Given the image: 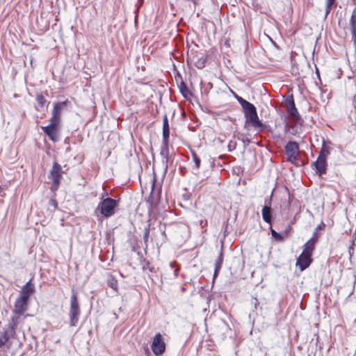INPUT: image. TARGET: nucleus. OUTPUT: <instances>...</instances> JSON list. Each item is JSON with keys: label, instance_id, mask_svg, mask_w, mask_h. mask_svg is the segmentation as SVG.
<instances>
[{"label": "nucleus", "instance_id": "obj_1", "mask_svg": "<svg viewBox=\"0 0 356 356\" xmlns=\"http://www.w3.org/2000/svg\"><path fill=\"white\" fill-rule=\"evenodd\" d=\"M244 104L242 108L245 118V127L251 125L257 131H262L264 129V124L258 117L255 106L249 102Z\"/></svg>", "mask_w": 356, "mask_h": 356}, {"label": "nucleus", "instance_id": "obj_2", "mask_svg": "<svg viewBox=\"0 0 356 356\" xmlns=\"http://www.w3.org/2000/svg\"><path fill=\"white\" fill-rule=\"evenodd\" d=\"M118 205V201L111 197L102 198L95 209V213L99 212L105 218H110L115 214Z\"/></svg>", "mask_w": 356, "mask_h": 356}, {"label": "nucleus", "instance_id": "obj_3", "mask_svg": "<svg viewBox=\"0 0 356 356\" xmlns=\"http://www.w3.org/2000/svg\"><path fill=\"white\" fill-rule=\"evenodd\" d=\"M81 314L80 307L78 302V298L74 290L72 289V296L70 298V307L69 312L70 316V325L71 327L76 326L79 317Z\"/></svg>", "mask_w": 356, "mask_h": 356}, {"label": "nucleus", "instance_id": "obj_4", "mask_svg": "<svg viewBox=\"0 0 356 356\" xmlns=\"http://www.w3.org/2000/svg\"><path fill=\"white\" fill-rule=\"evenodd\" d=\"M286 161L292 164L297 165L300 155L299 145L296 141L290 140L284 146Z\"/></svg>", "mask_w": 356, "mask_h": 356}, {"label": "nucleus", "instance_id": "obj_5", "mask_svg": "<svg viewBox=\"0 0 356 356\" xmlns=\"http://www.w3.org/2000/svg\"><path fill=\"white\" fill-rule=\"evenodd\" d=\"M64 171L62 170L61 165L57 162H54L52 168L50 170L48 178L52 182V188L57 189L60 185V179Z\"/></svg>", "mask_w": 356, "mask_h": 356}, {"label": "nucleus", "instance_id": "obj_6", "mask_svg": "<svg viewBox=\"0 0 356 356\" xmlns=\"http://www.w3.org/2000/svg\"><path fill=\"white\" fill-rule=\"evenodd\" d=\"M151 348L156 355H161L165 352V343L160 333L156 334L154 337Z\"/></svg>", "mask_w": 356, "mask_h": 356}, {"label": "nucleus", "instance_id": "obj_7", "mask_svg": "<svg viewBox=\"0 0 356 356\" xmlns=\"http://www.w3.org/2000/svg\"><path fill=\"white\" fill-rule=\"evenodd\" d=\"M285 104L287 113L294 120H300L301 117L296 107L293 95H288L285 99Z\"/></svg>", "mask_w": 356, "mask_h": 356}, {"label": "nucleus", "instance_id": "obj_8", "mask_svg": "<svg viewBox=\"0 0 356 356\" xmlns=\"http://www.w3.org/2000/svg\"><path fill=\"white\" fill-rule=\"evenodd\" d=\"M193 63L195 66L198 69H202L205 67L207 58L205 54L202 52H195L191 54L190 56L188 55V60Z\"/></svg>", "mask_w": 356, "mask_h": 356}, {"label": "nucleus", "instance_id": "obj_9", "mask_svg": "<svg viewBox=\"0 0 356 356\" xmlns=\"http://www.w3.org/2000/svg\"><path fill=\"white\" fill-rule=\"evenodd\" d=\"M15 334V331L12 327H5L3 330L0 332V348H2L11 337H14Z\"/></svg>", "mask_w": 356, "mask_h": 356}, {"label": "nucleus", "instance_id": "obj_10", "mask_svg": "<svg viewBox=\"0 0 356 356\" xmlns=\"http://www.w3.org/2000/svg\"><path fill=\"white\" fill-rule=\"evenodd\" d=\"M312 165L314 166V170L317 175H322L326 172V159H323L321 156L317 158L316 161L312 163Z\"/></svg>", "mask_w": 356, "mask_h": 356}, {"label": "nucleus", "instance_id": "obj_11", "mask_svg": "<svg viewBox=\"0 0 356 356\" xmlns=\"http://www.w3.org/2000/svg\"><path fill=\"white\" fill-rule=\"evenodd\" d=\"M28 309V300L17 298L15 302L14 313L17 314H24Z\"/></svg>", "mask_w": 356, "mask_h": 356}, {"label": "nucleus", "instance_id": "obj_12", "mask_svg": "<svg viewBox=\"0 0 356 356\" xmlns=\"http://www.w3.org/2000/svg\"><path fill=\"white\" fill-rule=\"evenodd\" d=\"M42 130L46 136L49 137V138L53 142H56L58 140V129L54 127L45 126L41 127Z\"/></svg>", "mask_w": 356, "mask_h": 356}, {"label": "nucleus", "instance_id": "obj_13", "mask_svg": "<svg viewBox=\"0 0 356 356\" xmlns=\"http://www.w3.org/2000/svg\"><path fill=\"white\" fill-rule=\"evenodd\" d=\"M312 256L307 254H303L302 252L297 260V265L299 266V268L301 270H304L307 268L312 263Z\"/></svg>", "mask_w": 356, "mask_h": 356}, {"label": "nucleus", "instance_id": "obj_14", "mask_svg": "<svg viewBox=\"0 0 356 356\" xmlns=\"http://www.w3.org/2000/svg\"><path fill=\"white\" fill-rule=\"evenodd\" d=\"M34 290V287L31 284V281L26 282L22 287L20 291V294L19 298L26 300L29 301V299Z\"/></svg>", "mask_w": 356, "mask_h": 356}, {"label": "nucleus", "instance_id": "obj_15", "mask_svg": "<svg viewBox=\"0 0 356 356\" xmlns=\"http://www.w3.org/2000/svg\"><path fill=\"white\" fill-rule=\"evenodd\" d=\"M169 143H162V146L161 147L160 154L162 156V163L165 166V171L166 172L168 168V161H169Z\"/></svg>", "mask_w": 356, "mask_h": 356}, {"label": "nucleus", "instance_id": "obj_16", "mask_svg": "<svg viewBox=\"0 0 356 356\" xmlns=\"http://www.w3.org/2000/svg\"><path fill=\"white\" fill-rule=\"evenodd\" d=\"M68 101L59 102L54 104L52 115L60 118L61 111L67 107Z\"/></svg>", "mask_w": 356, "mask_h": 356}, {"label": "nucleus", "instance_id": "obj_17", "mask_svg": "<svg viewBox=\"0 0 356 356\" xmlns=\"http://www.w3.org/2000/svg\"><path fill=\"white\" fill-rule=\"evenodd\" d=\"M262 218L264 222L271 224L273 221V209L271 207H263L261 210Z\"/></svg>", "mask_w": 356, "mask_h": 356}, {"label": "nucleus", "instance_id": "obj_18", "mask_svg": "<svg viewBox=\"0 0 356 356\" xmlns=\"http://www.w3.org/2000/svg\"><path fill=\"white\" fill-rule=\"evenodd\" d=\"M317 241L315 239L310 238L303 246L302 253L303 254L312 255V252L314 250L315 245Z\"/></svg>", "mask_w": 356, "mask_h": 356}, {"label": "nucleus", "instance_id": "obj_19", "mask_svg": "<svg viewBox=\"0 0 356 356\" xmlns=\"http://www.w3.org/2000/svg\"><path fill=\"white\" fill-rule=\"evenodd\" d=\"M22 314H17L15 313L14 316L12 317L11 320L9 321L7 327H11L15 331L16 327L19 324V323L24 318V317L22 316Z\"/></svg>", "mask_w": 356, "mask_h": 356}, {"label": "nucleus", "instance_id": "obj_20", "mask_svg": "<svg viewBox=\"0 0 356 356\" xmlns=\"http://www.w3.org/2000/svg\"><path fill=\"white\" fill-rule=\"evenodd\" d=\"M222 262H223V253H222V251L221 250L219 253L218 258L216 260V262H215L213 280L218 276L219 271L221 269Z\"/></svg>", "mask_w": 356, "mask_h": 356}, {"label": "nucleus", "instance_id": "obj_21", "mask_svg": "<svg viewBox=\"0 0 356 356\" xmlns=\"http://www.w3.org/2000/svg\"><path fill=\"white\" fill-rule=\"evenodd\" d=\"M250 304L251 305V307L252 308V312L249 314V317L250 318L252 315L257 314L256 310L259 305V302L257 298L252 297L250 301Z\"/></svg>", "mask_w": 356, "mask_h": 356}, {"label": "nucleus", "instance_id": "obj_22", "mask_svg": "<svg viewBox=\"0 0 356 356\" xmlns=\"http://www.w3.org/2000/svg\"><path fill=\"white\" fill-rule=\"evenodd\" d=\"M36 101L38 103V106H36L37 110H40L39 108H42L46 103V99L42 94H38L36 95Z\"/></svg>", "mask_w": 356, "mask_h": 356}, {"label": "nucleus", "instance_id": "obj_23", "mask_svg": "<svg viewBox=\"0 0 356 356\" xmlns=\"http://www.w3.org/2000/svg\"><path fill=\"white\" fill-rule=\"evenodd\" d=\"M336 0H326L325 2V18L327 17L331 10V8L335 4Z\"/></svg>", "mask_w": 356, "mask_h": 356}, {"label": "nucleus", "instance_id": "obj_24", "mask_svg": "<svg viewBox=\"0 0 356 356\" xmlns=\"http://www.w3.org/2000/svg\"><path fill=\"white\" fill-rule=\"evenodd\" d=\"M350 30H356V11L354 10L352 13L350 22Z\"/></svg>", "mask_w": 356, "mask_h": 356}, {"label": "nucleus", "instance_id": "obj_25", "mask_svg": "<svg viewBox=\"0 0 356 356\" xmlns=\"http://www.w3.org/2000/svg\"><path fill=\"white\" fill-rule=\"evenodd\" d=\"M325 224L321 222V223L320 225H318L314 229V232H313V235H312V237L311 238H313V239H315L316 241H318V232L321 229H323L324 227H325Z\"/></svg>", "mask_w": 356, "mask_h": 356}, {"label": "nucleus", "instance_id": "obj_26", "mask_svg": "<svg viewBox=\"0 0 356 356\" xmlns=\"http://www.w3.org/2000/svg\"><path fill=\"white\" fill-rule=\"evenodd\" d=\"M60 118L55 115L51 116L50 118V124L48 126L58 128L60 123Z\"/></svg>", "mask_w": 356, "mask_h": 356}, {"label": "nucleus", "instance_id": "obj_27", "mask_svg": "<svg viewBox=\"0 0 356 356\" xmlns=\"http://www.w3.org/2000/svg\"><path fill=\"white\" fill-rule=\"evenodd\" d=\"M270 232H271V235H272V237L277 241H282L284 240V237L283 236L279 233V232H277L275 229H273L272 227L270 228Z\"/></svg>", "mask_w": 356, "mask_h": 356}, {"label": "nucleus", "instance_id": "obj_28", "mask_svg": "<svg viewBox=\"0 0 356 356\" xmlns=\"http://www.w3.org/2000/svg\"><path fill=\"white\" fill-rule=\"evenodd\" d=\"M162 136H163L162 143H169L170 129H163Z\"/></svg>", "mask_w": 356, "mask_h": 356}, {"label": "nucleus", "instance_id": "obj_29", "mask_svg": "<svg viewBox=\"0 0 356 356\" xmlns=\"http://www.w3.org/2000/svg\"><path fill=\"white\" fill-rule=\"evenodd\" d=\"M107 284H108V286L109 287H111V289H113L114 290H117L118 283V281L115 278H113V277L109 278L108 280Z\"/></svg>", "mask_w": 356, "mask_h": 356}, {"label": "nucleus", "instance_id": "obj_30", "mask_svg": "<svg viewBox=\"0 0 356 356\" xmlns=\"http://www.w3.org/2000/svg\"><path fill=\"white\" fill-rule=\"evenodd\" d=\"M180 92L184 97H187L188 95L190 93L184 82H181V85L180 86Z\"/></svg>", "mask_w": 356, "mask_h": 356}, {"label": "nucleus", "instance_id": "obj_31", "mask_svg": "<svg viewBox=\"0 0 356 356\" xmlns=\"http://www.w3.org/2000/svg\"><path fill=\"white\" fill-rule=\"evenodd\" d=\"M148 270L150 273H156V268L153 266H151L149 261H147L146 264L143 266V270L145 271Z\"/></svg>", "mask_w": 356, "mask_h": 356}, {"label": "nucleus", "instance_id": "obj_32", "mask_svg": "<svg viewBox=\"0 0 356 356\" xmlns=\"http://www.w3.org/2000/svg\"><path fill=\"white\" fill-rule=\"evenodd\" d=\"M273 195V191H272L269 197H266L264 200V207H271V203H272V197Z\"/></svg>", "mask_w": 356, "mask_h": 356}, {"label": "nucleus", "instance_id": "obj_33", "mask_svg": "<svg viewBox=\"0 0 356 356\" xmlns=\"http://www.w3.org/2000/svg\"><path fill=\"white\" fill-rule=\"evenodd\" d=\"M236 147V142L234 140H230L228 143L227 148L229 152H232Z\"/></svg>", "mask_w": 356, "mask_h": 356}, {"label": "nucleus", "instance_id": "obj_34", "mask_svg": "<svg viewBox=\"0 0 356 356\" xmlns=\"http://www.w3.org/2000/svg\"><path fill=\"white\" fill-rule=\"evenodd\" d=\"M149 227L150 225H148L147 227H145V232H144V234H143V239H144V241L145 243H146L148 240V238H149Z\"/></svg>", "mask_w": 356, "mask_h": 356}, {"label": "nucleus", "instance_id": "obj_35", "mask_svg": "<svg viewBox=\"0 0 356 356\" xmlns=\"http://www.w3.org/2000/svg\"><path fill=\"white\" fill-rule=\"evenodd\" d=\"M193 161L195 163L197 168H199L200 165V163H201V160H200V157L196 154L193 153Z\"/></svg>", "mask_w": 356, "mask_h": 356}, {"label": "nucleus", "instance_id": "obj_36", "mask_svg": "<svg viewBox=\"0 0 356 356\" xmlns=\"http://www.w3.org/2000/svg\"><path fill=\"white\" fill-rule=\"evenodd\" d=\"M328 154H329V151L327 149H326L325 148H322L318 158H320L321 156L323 159H326V156Z\"/></svg>", "mask_w": 356, "mask_h": 356}, {"label": "nucleus", "instance_id": "obj_37", "mask_svg": "<svg viewBox=\"0 0 356 356\" xmlns=\"http://www.w3.org/2000/svg\"><path fill=\"white\" fill-rule=\"evenodd\" d=\"M234 97H235L236 99L237 100V102L240 104L241 107L245 104L244 103L248 102L247 100L244 99L243 97L238 96V95H235Z\"/></svg>", "mask_w": 356, "mask_h": 356}, {"label": "nucleus", "instance_id": "obj_38", "mask_svg": "<svg viewBox=\"0 0 356 356\" xmlns=\"http://www.w3.org/2000/svg\"><path fill=\"white\" fill-rule=\"evenodd\" d=\"M163 129H170V125L168 120V117L166 115H164L163 120Z\"/></svg>", "mask_w": 356, "mask_h": 356}, {"label": "nucleus", "instance_id": "obj_39", "mask_svg": "<svg viewBox=\"0 0 356 356\" xmlns=\"http://www.w3.org/2000/svg\"><path fill=\"white\" fill-rule=\"evenodd\" d=\"M49 205L52 206L54 207V209H56L57 208V206H58V204H57V202L56 200L54 199H51L49 200Z\"/></svg>", "mask_w": 356, "mask_h": 356}, {"label": "nucleus", "instance_id": "obj_40", "mask_svg": "<svg viewBox=\"0 0 356 356\" xmlns=\"http://www.w3.org/2000/svg\"><path fill=\"white\" fill-rule=\"evenodd\" d=\"M179 271V267H176V268L175 270H173V278L174 279L177 277Z\"/></svg>", "mask_w": 356, "mask_h": 356}, {"label": "nucleus", "instance_id": "obj_41", "mask_svg": "<svg viewBox=\"0 0 356 356\" xmlns=\"http://www.w3.org/2000/svg\"><path fill=\"white\" fill-rule=\"evenodd\" d=\"M351 33L354 44L356 45V30H352Z\"/></svg>", "mask_w": 356, "mask_h": 356}, {"label": "nucleus", "instance_id": "obj_42", "mask_svg": "<svg viewBox=\"0 0 356 356\" xmlns=\"http://www.w3.org/2000/svg\"><path fill=\"white\" fill-rule=\"evenodd\" d=\"M200 224L202 227H204V226H206L207 225V220H201Z\"/></svg>", "mask_w": 356, "mask_h": 356}, {"label": "nucleus", "instance_id": "obj_43", "mask_svg": "<svg viewBox=\"0 0 356 356\" xmlns=\"http://www.w3.org/2000/svg\"><path fill=\"white\" fill-rule=\"evenodd\" d=\"M175 267V262H170V270H172Z\"/></svg>", "mask_w": 356, "mask_h": 356}, {"label": "nucleus", "instance_id": "obj_44", "mask_svg": "<svg viewBox=\"0 0 356 356\" xmlns=\"http://www.w3.org/2000/svg\"><path fill=\"white\" fill-rule=\"evenodd\" d=\"M353 245H354V242L353 243V245L349 248L350 254H351V250L353 252Z\"/></svg>", "mask_w": 356, "mask_h": 356}, {"label": "nucleus", "instance_id": "obj_45", "mask_svg": "<svg viewBox=\"0 0 356 356\" xmlns=\"http://www.w3.org/2000/svg\"><path fill=\"white\" fill-rule=\"evenodd\" d=\"M316 72L317 75L319 76L318 70L317 68H316Z\"/></svg>", "mask_w": 356, "mask_h": 356}, {"label": "nucleus", "instance_id": "obj_46", "mask_svg": "<svg viewBox=\"0 0 356 356\" xmlns=\"http://www.w3.org/2000/svg\"><path fill=\"white\" fill-rule=\"evenodd\" d=\"M355 282H356V275H354Z\"/></svg>", "mask_w": 356, "mask_h": 356}, {"label": "nucleus", "instance_id": "obj_47", "mask_svg": "<svg viewBox=\"0 0 356 356\" xmlns=\"http://www.w3.org/2000/svg\"><path fill=\"white\" fill-rule=\"evenodd\" d=\"M245 143H250L249 140H245Z\"/></svg>", "mask_w": 356, "mask_h": 356}, {"label": "nucleus", "instance_id": "obj_48", "mask_svg": "<svg viewBox=\"0 0 356 356\" xmlns=\"http://www.w3.org/2000/svg\"><path fill=\"white\" fill-rule=\"evenodd\" d=\"M245 143H250L249 140H245Z\"/></svg>", "mask_w": 356, "mask_h": 356}]
</instances>
